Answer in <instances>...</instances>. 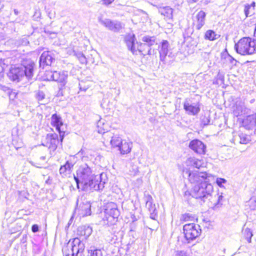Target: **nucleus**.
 <instances>
[{"label":"nucleus","mask_w":256,"mask_h":256,"mask_svg":"<svg viewBox=\"0 0 256 256\" xmlns=\"http://www.w3.org/2000/svg\"><path fill=\"white\" fill-rule=\"evenodd\" d=\"M210 120L208 118H204L202 120V123L204 126L208 125Z\"/></svg>","instance_id":"nucleus-44"},{"label":"nucleus","mask_w":256,"mask_h":256,"mask_svg":"<svg viewBox=\"0 0 256 256\" xmlns=\"http://www.w3.org/2000/svg\"><path fill=\"white\" fill-rule=\"evenodd\" d=\"M84 83V82L82 81L79 83L80 89V90L85 92L88 88V86H83L82 85H83Z\"/></svg>","instance_id":"nucleus-42"},{"label":"nucleus","mask_w":256,"mask_h":256,"mask_svg":"<svg viewBox=\"0 0 256 256\" xmlns=\"http://www.w3.org/2000/svg\"><path fill=\"white\" fill-rule=\"evenodd\" d=\"M98 22L107 29L114 32H118L124 28V25L118 20H112L110 19H103L102 17L98 18Z\"/></svg>","instance_id":"nucleus-13"},{"label":"nucleus","mask_w":256,"mask_h":256,"mask_svg":"<svg viewBox=\"0 0 256 256\" xmlns=\"http://www.w3.org/2000/svg\"><path fill=\"white\" fill-rule=\"evenodd\" d=\"M14 14L17 15L18 14V12L17 10L14 9Z\"/></svg>","instance_id":"nucleus-52"},{"label":"nucleus","mask_w":256,"mask_h":256,"mask_svg":"<svg viewBox=\"0 0 256 256\" xmlns=\"http://www.w3.org/2000/svg\"><path fill=\"white\" fill-rule=\"evenodd\" d=\"M142 41L144 43H140V44L139 48H138V51H144L145 47H147L148 50L146 51V53L148 55H151V47L154 44H158V40L154 36H146L142 38Z\"/></svg>","instance_id":"nucleus-14"},{"label":"nucleus","mask_w":256,"mask_h":256,"mask_svg":"<svg viewBox=\"0 0 256 256\" xmlns=\"http://www.w3.org/2000/svg\"><path fill=\"white\" fill-rule=\"evenodd\" d=\"M114 0H102L103 4L106 6H108L111 4Z\"/></svg>","instance_id":"nucleus-45"},{"label":"nucleus","mask_w":256,"mask_h":256,"mask_svg":"<svg viewBox=\"0 0 256 256\" xmlns=\"http://www.w3.org/2000/svg\"><path fill=\"white\" fill-rule=\"evenodd\" d=\"M174 256H190L184 250H177V251H176Z\"/></svg>","instance_id":"nucleus-39"},{"label":"nucleus","mask_w":256,"mask_h":256,"mask_svg":"<svg viewBox=\"0 0 256 256\" xmlns=\"http://www.w3.org/2000/svg\"><path fill=\"white\" fill-rule=\"evenodd\" d=\"M46 76L48 80L56 81L58 83L60 92L65 88L68 78L67 71L47 72Z\"/></svg>","instance_id":"nucleus-8"},{"label":"nucleus","mask_w":256,"mask_h":256,"mask_svg":"<svg viewBox=\"0 0 256 256\" xmlns=\"http://www.w3.org/2000/svg\"><path fill=\"white\" fill-rule=\"evenodd\" d=\"M239 137L240 138V144H246L248 142L249 139L246 135L242 134H241L239 135Z\"/></svg>","instance_id":"nucleus-38"},{"label":"nucleus","mask_w":256,"mask_h":256,"mask_svg":"<svg viewBox=\"0 0 256 256\" xmlns=\"http://www.w3.org/2000/svg\"><path fill=\"white\" fill-rule=\"evenodd\" d=\"M184 108L189 115H196L200 111V106L197 104H190L188 100L184 102Z\"/></svg>","instance_id":"nucleus-21"},{"label":"nucleus","mask_w":256,"mask_h":256,"mask_svg":"<svg viewBox=\"0 0 256 256\" xmlns=\"http://www.w3.org/2000/svg\"><path fill=\"white\" fill-rule=\"evenodd\" d=\"M135 36L134 34H128L125 38V41L129 50L134 54H136L137 50L135 48Z\"/></svg>","instance_id":"nucleus-24"},{"label":"nucleus","mask_w":256,"mask_h":256,"mask_svg":"<svg viewBox=\"0 0 256 256\" xmlns=\"http://www.w3.org/2000/svg\"><path fill=\"white\" fill-rule=\"evenodd\" d=\"M188 146L194 152L199 154H204L206 152V144L198 139L191 140L189 143Z\"/></svg>","instance_id":"nucleus-16"},{"label":"nucleus","mask_w":256,"mask_h":256,"mask_svg":"<svg viewBox=\"0 0 256 256\" xmlns=\"http://www.w3.org/2000/svg\"><path fill=\"white\" fill-rule=\"evenodd\" d=\"M92 228L88 225L80 226L78 228V234L83 236L86 240L92 234Z\"/></svg>","instance_id":"nucleus-26"},{"label":"nucleus","mask_w":256,"mask_h":256,"mask_svg":"<svg viewBox=\"0 0 256 256\" xmlns=\"http://www.w3.org/2000/svg\"><path fill=\"white\" fill-rule=\"evenodd\" d=\"M223 198H224V196L222 195V193L220 195H219L218 194V200H217L216 202L214 204V209L218 208L222 206V202Z\"/></svg>","instance_id":"nucleus-37"},{"label":"nucleus","mask_w":256,"mask_h":256,"mask_svg":"<svg viewBox=\"0 0 256 256\" xmlns=\"http://www.w3.org/2000/svg\"><path fill=\"white\" fill-rule=\"evenodd\" d=\"M217 36L218 34H216L214 30H208L204 34V38L205 40L213 41L218 38L220 36H218L216 37Z\"/></svg>","instance_id":"nucleus-31"},{"label":"nucleus","mask_w":256,"mask_h":256,"mask_svg":"<svg viewBox=\"0 0 256 256\" xmlns=\"http://www.w3.org/2000/svg\"><path fill=\"white\" fill-rule=\"evenodd\" d=\"M206 14L202 11H200L196 16V28L197 30H200L205 24V18Z\"/></svg>","instance_id":"nucleus-27"},{"label":"nucleus","mask_w":256,"mask_h":256,"mask_svg":"<svg viewBox=\"0 0 256 256\" xmlns=\"http://www.w3.org/2000/svg\"><path fill=\"white\" fill-rule=\"evenodd\" d=\"M254 35L255 36H256V26L254 32Z\"/></svg>","instance_id":"nucleus-53"},{"label":"nucleus","mask_w":256,"mask_h":256,"mask_svg":"<svg viewBox=\"0 0 256 256\" xmlns=\"http://www.w3.org/2000/svg\"><path fill=\"white\" fill-rule=\"evenodd\" d=\"M102 250L98 249L95 246H92L88 250L89 256H102Z\"/></svg>","instance_id":"nucleus-32"},{"label":"nucleus","mask_w":256,"mask_h":256,"mask_svg":"<svg viewBox=\"0 0 256 256\" xmlns=\"http://www.w3.org/2000/svg\"><path fill=\"white\" fill-rule=\"evenodd\" d=\"M198 0H190V2H196Z\"/></svg>","instance_id":"nucleus-51"},{"label":"nucleus","mask_w":256,"mask_h":256,"mask_svg":"<svg viewBox=\"0 0 256 256\" xmlns=\"http://www.w3.org/2000/svg\"><path fill=\"white\" fill-rule=\"evenodd\" d=\"M104 215L102 220V224L110 226L118 222L120 216V211L116 204L110 202L107 204L104 210Z\"/></svg>","instance_id":"nucleus-4"},{"label":"nucleus","mask_w":256,"mask_h":256,"mask_svg":"<svg viewBox=\"0 0 256 256\" xmlns=\"http://www.w3.org/2000/svg\"><path fill=\"white\" fill-rule=\"evenodd\" d=\"M146 206L150 212V218L152 220H156L157 212L155 204H153V198L150 194L145 195Z\"/></svg>","instance_id":"nucleus-18"},{"label":"nucleus","mask_w":256,"mask_h":256,"mask_svg":"<svg viewBox=\"0 0 256 256\" xmlns=\"http://www.w3.org/2000/svg\"><path fill=\"white\" fill-rule=\"evenodd\" d=\"M51 124L56 127V130L59 132L62 142L64 138V132L61 130V127L64 126L61 117L56 114H52L51 118Z\"/></svg>","instance_id":"nucleus-17"},{"label":"nucleus","mask_w":256,"mask_h":256,"mask_svg":"<svg viewBox=\"0 0 256 256\" xmlns=\"http://www.w3.org/2000/svg\"><path fill=\"white\" fill-rule=\"evenodd\" d=\"M69 246H71L69 242H68L66 245L63 248L62 252L63 254L66 256H76V254L74 252V250H72V247Z\"/></svg>","instance_id":"nucleus-33"},{"label":"nucleus","mask_w":256,"mask_h":256,"mask_svg":"<svg viewBox=\"0 0 256 256\" xmlns=\"http://www.w3.org/2000/svg\"><path fill=\"white\" fill-rule=\"evenodd\" d=\"M242 126L247 130L256 128V114L248 116L242 121Z\"/></svg>","instance_id":"nucleus-22"},{"label":"nucleus","mask_w":256,"mask_h":256,"mask_svg":"<svg viewBox=\"0 0 256 256\" xmlns=\"http://www.w3.org/2000/svg\"><path fill=\"white\" fill-rule=\"evenodd\" d=\"M36 98L40 104H44V100L45 98V94L42 91L38 90L36 92Z\"/></svg>","instance_id":"nucleus-35"},{"label":"nucleus","mask_w":256,"mask_h":256,"mask_svg":"<svg viewBox=\"0 0 256 256\" xmlns=\"http://www.w3.org/2000/svg\"><path fill=\"white\" fill-rule=\"evenodd\" d=\"M147 50H148V48H147V47H145V50H144H144L141 51V52L139 51V52H142V54H144V56H145V55H146V54H148L146 53V51Z\"/></svg>","instance_id":"nucleus-49"},{"label":"nucleus","mask_w":256,"mask_h":256,"mask_svg":"<svg viewBox=\"0 0 256 256\" xmlns=\"http://www.w3.org/2000/svg\"><path fill=\"white\" fill-rule=\"evenodd\" d=\"M18 94L15 92H12L10 94V97H12L13 98H16V96H17Z\"/></svg>","instance_id":"nucleus-46"},{"label":"nucleus","mask_w":256,"mask_h":256,"mask_svg":"<svg viewBox=\"0 0 256 256\" xmlns=\"http://www.w3.org/2000/svg\"><path fill=\"white\" fill-rule=\"evenodd\" d=\"M249 6H246L245 8H244V13H245V14L246 16H248V10H249Z\"/></svg>","instance_id":"nucleus-47"},{"label":"nucleus","mask_w":256,"mask_h":256,"mask_svg":"<svg viewBox=\"0 0 256 256\" xmlns=\"http://www.w3.org/2000/svg\"><path fill=\"white\" fill-rule=\"evenodd\" d=\"M226 180L224 178H217L216 180V182L217 184L220 187H222V184L226 183Z\"/></svg>","instance_id":"nucleus-40"},{"label":"nucleus","mask_w":256,"mask_h":256,"mask_svg":"<svg viewBox=\"0 0 256 256\" xmlns=\"http://www.w3.org/2000/svg\"><path fill=\"white\" fill-rule=\"evenodd\" d=\"M248 112L249 109L246 106L244 103L240 102L236 104V108L234 110V114L238 117L248 114Z\"/></svg>","instance_id":"nucleus-25"},{"label":"nucleus","mask_w":256,"mask_h":256,"mask_svg":"<svg viewBox=\"0 0 256 256\" xmlns=\"http://www.w3.org/2000/svg\"><path fill=\"white\" fill-rule=\"evenodd\" d=\"M34 63L30 60H24L20 64L11 66L8 76L14 82H18L24 76L30 79L34 74Z\"/></svg>","instance_id":"nucleus-1"},{"label":"nucleus","mask_w":256,"mask_h":256,"mask_svg":"<svg viewBox=\"0 0 256 256\" xmlns=\"http://www.w3.org/2000/svg\"><path fill=\"white\" fill-rule=\"evenodd\" d=\"M56 62V54L52 51H44L39 59L40 68H44L46 66H51Z\"/></svg>","instance_id":"nucleus-15"},{"label":"nucleus","mask_w":256,"mask_h":256,"mask_svg":"<svg viewBox=\"0 0 256 256\" xmlns=\"http://www.w3.org/2000/svg\"><path fill=\"white\" fill-rule=\"evenodd\" d=\"M73 166V164L70 162L68 160L66 161L64 165L60 166V174L66 176V171L70 172Z\"/></svg>","instance_id":"nucleus-30"},{"label":"nucleus","mask_w":256,"mask_h":256,"mask_svg":"<svg viewBox=\"0 0 256 256\" xmlns=\"http://www.w3.org/2000/svg\"><path fill=\"white\" fill-rule=\"evenodd\" d=\"M192 196L196 199H198L202 204L206 199H209L213 192V186L211 184L206 182L200 184L199 185L193 186Z\"/></svg>","instance_id":"nucleus-3"},{"label":"nucleus","mask_w":256,"mask_h":256,"mask_svg":"<svg viewBox=\"0 0 256 256\" xmlns=\"http://www.w3.org/2000/svg\"><path fill=\"white\" fill-rule=\"evenodd\" d=\"M41 158L42 159V160H44L45 158L44 157V156H42V157H41Z\"/></svg>","instance_id":"nucleus-55"},{"label":"nucleus","mask_w":256,"mask_h":256,"mask_svg":"<svg viewBox=\"0 0 256 256\" xmlns=\"http://www.w3.org/2000/svg\"><path fill=\"white\" fill-rule=\"evenodd\" d=\"M5 64L4 60H0V77L2 76V74L4 68Z\"/></svg>","instance_id":"nucleus-41"},{"label":"nucleus","mask_w":256,"mask_h":256,"mask_svg":"<svg viewBox=\"0 0 256 256\" xmlns=\"http://www.w3.org/2000/svg\"><path fill=\"white\" fill-rule=\"evenodd\" d=\"M242 234L244 238L248 241V243L251 242V238L253 234L252 231L248 228L243 229L242 230Z\"/></svg>","instance_id":"nucleus-34"},{"label":"nucleus","mask_w":256,"mask_h":256,"mask_svg":"<svg viewBox=\"0 0 256 256\" xmlns=\"http://www.w3.org/2000/svg\"><path fill=\"white\" fill-rule=\"evenodd\" d=\"M183 230L184 237L188 243L195 240L201 232L200 226L193 223L184 225Z\"/></svg>","instance_id":"nucleus-9"},{"label":"nucleus","mask_w":256,"mask_h":256,"mask_svg":"<svg viewBox=\"0 0 256 256\" xmlns=\"http://www.w3.org/2000/svg\"><path fill=\"white\" fill-rule=\"evenodd\" d=\"M108 126L105 124L104 120H100L97 124L98 132L100 134H103L104 138H106V136H109L111 138L110 143L114 148H118L122 144L123 140L118 135H114V134L108 130Z\"/></svg>","instance_id":"nucleus-5"},{"label":"nucleus","mask_w":256,"mask_h":256,"mask_svg":"<svg viewBox=\"0 0 256 256\" xmlns=\"http://www.w3.org/2000/svg\"><path fill=\"white\" fill-rule=\"evenodd\" d=\"M94 175L91 168L86 164L81 166L76 170V174H74V179L76 182L77 188L80 187L81 183L92 178H94Z\"/></svg>","instance_id":"nucleus-6"},{"label":"nucleus","mask_w":256,"mask_h":256,"mask_svg":"<svg viewBox=\"0 0 256 256\" xmlns=\"http://www.w3.org/2000/svg\"><path fill=\"white\" fill-rule=\"evenodd\" d=\"M75 55L82 64H86V58L82 52L75 53Z\"/></svg>","instance_id":"nucleus-36"},{"label":"nucleus","mask_w":256,"mask_h":256,"mask_svg":"<svg viewBox=\"0 0 256 256\" xmlns=\"http://www.w3.org/2000/svg\"><path fill=\"white\" fill-rule=\"evenodd\" d=\"M68 242L71 246H70L72 250H74V252L76 254V256H77L78 254L82 253L84 251L85 248L84 244L79 238H76L70 239Z\"/></svg>","instance_id":"nucleus-19"},{"label":"nucleus","mask_w":256,"mask_h":256,"mask_svg":"<svg viewBox=\"0 0 256 256\" xmlns=\"http://www.w3.org/2000/svg\"><path fill=\"white\" fill-rule=\"evenodd\" d=\"M79 199L76 200L74 214H77L80 216L84 217L91 214V204L90 202L84 200L78 204Z\"/></svg>","instance_id":"nucleus-12"},{"label":"nucleus","mask_w":256,"mask_h":256,"mask_svg":"<svg viewBox=\"0 0 256 256\" xmlns=\"http://www.w3.org/2000/svg\"><path fill=\"white\" fill-rule=\"evenodd\" d=\"M106 140L108 141L109 140H111V138H110L109 136H106V138H104Z\"/></svg>","instance_id":"nucleus-50"},{"label":"nucleus","mask_w":256,"mask_h":256,"mask_svg":"<svg viewBox=\"0 0 256 256\" xmlns=\"http://www.w3.org/2000/svg\"><path fill=\"white\" fill-rule=\"evenodd\" d=\"M210 178L211 176L206 173L198 171L190 172L188 174V180L194 186L199 185L204 182H210Z\"/></svg>","instance_id":"nucleus-11"},{"label":"nucleus","mask_w":256,"mask_h":256,"mask_svg":"<svg viewBox=\"0 0 256 256\" xmlns=\"http://www.w3.org/2000/svg\"><path fill=\"white\" fill-rule=\"evenodd\" d=\"M186 163L188 166L197 168L198 169L202 167V162L201 160L196 158H189L188 160Z\"/></svg>","instance_id":"nucleus-29"},{"label":"nucleus","mask_w":256,"mask_h":256,"mask_svg":"<svg viewBox=\"0 0 256 256\" xmlns=\"http://www.w3.org/2000/svg\"><path fill=\"white\" fill-rule=\"evenodd\" d=\"M254 99H252L250 100V102L251 103H252L254 102Z\"/></svg>","instance_id":"nucleus-54"},{"label":"nucleus","mask_w":256,"mask_h":256,"mask_svg":"<svg viewBox=\"0 0 256 256\" xmlns=\"http://www.w3.org/2000/svg\"><path fill=\"white\" fill-rule=\"evenodd\" d=\"M158 52L160 62L166 64L168 62L166 57L173 58L174 54L172 52L170 44L166 40H163L158 46Z\"/></svg>","instance_id":"nucleus-10"},{"label":"nucleus","mask_w":256,"mask_h":256,"mask_svg":"<svg viewBox=\"0 0 256 256\" xmlns=\"http://www.w3.org/2000/svg\"><path fill=\"white\" fill-rule=\"evenodd\" d=\"M74 220V216H72L68 224V227L72 224Z\"/></svg>","instance_id":"nucleus-48"},{"label":"nucleus","mask_w":256,"mask_h":256,"mask_svg":"<svg viewBox=\"0 0 256 256\" xmlns=\"http://www.w3.org/2000/svg\"><path fill=\"white\" fill-rule=\"evenodd\" d=\"M104 182H102L96 179V176H94V178H92L88 180H86L80 184V187L78 188L79 190L90 192L94 190H102L104 186Z\"/></svg>","instance_id":"nucleus-7"},{"label":"nucleus","mask_w":256,"mask_h":256,"mask_svg":"<svg viewBox=\"0 0 256 256\" xmlns=\"http://www.w3.org/2000/svg\"><path fill=\"white\" fill-rule=\"evenodd\" d=\"M46 146L52 150L54 151L57 148L58 144L59 143V140L58 136L56 134H48L46 138Z\"/></svg>","instance_id":"nucleus-20"},{"label":"nucleus","mask_w":256,"mask_h":256,"mask_svg":"<svg viewBox=\"0 0 256 256\" xmlns=\"http://www.w3.org/2000/svg\"><path fill=\"white\" fill-rule=\"evenodd\" d=\"M234 48L236 52L241 55L252 54L256 53V40L244 37L235 44Z\"/></svg>","instance_id":"nucleus-2"},{"label":"nucleus","mask_w":256,"mask_h":256,"mask_svg":"<svg viewBox=\"0 0 256 256\" xmlns=\"http://www.w3.org/2000/svg\"><path fill=\"white\" fill-rule=\"evenodd\" d=\"M132 144H130L128 142H126V141H123L118 148V150L120 151V154H128L131 151V146Z\"/></svg>","instance_id":"nucleus-28"},{"label":"nucleus","mask_w":256,"mask_h":256,"mask_svg":"<svg viewBox=\"0 0 256 256\" xmlns=\"http://www.w3.org/2000/svg\"><path fill=\"white\" fill-rule=\"evenodd\" d=\"M158 12L164 17V19L168 23L172 22L173 10L170 6L159 7Z\"/></svg>","instance_id":"nucleus-23"},{"label":"nucleus","mask_w":256,"mask_h":256,"mask_svg":"<svg viewBox=\"0 0 256 256\" xmlns=\"http://www.w3.org/2000/svg\"><path fill=\"white\" fill-rule=\"evenodd\" d=\"M39 227L38 224H33L32 226V230L33 232L35 233L38 231Z\"/></svg>","instance_id":"nucleus-43"}]
</instances>
